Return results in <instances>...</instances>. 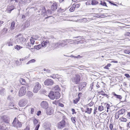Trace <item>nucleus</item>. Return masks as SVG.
Masks as SVG:
<instances>
[{
  "mask_svg": "<svg viewBox=\"0 0 130 130\" xmlns=\"http://www.w3.org/2000/svg\"><path fill=\"white\" fill-rule=\"evenodd\" d=\"M8 29L6 28H4L2 30V34L4 35L6 34L8 31Z\"/></svg>",
  "mask_w": 130,
  "mask_h": 130,
  "instance_id": "obj_21",
  "label": "nucleus"
},
{
  "mask_svg": "<svg viewBox=\"0 0 130 130\" xmlns=\"http://www.w3.org/2000/svg\"><path fill=\"white\" fill-rule=\"evenodd\" d=\"M17 38L15 40V42L19 44H24L26 41V39L21 36V35L17 36Z\"/></svg>",
  "mask_w": 130,
  "mask_h": 130,
  "instance_id": "obj_2",
  "label": "nucleus"
},
{
  "mask_svg": "<svg viewBox=\"0 0 130 130\" xmlns=\"http://www.w3.org/2000/svg\"><path fill=\"white\" fill-rule=\"evenodd\" d=\"M48 96L51 99L54 100L55 98L56 99H59L60 96V95L59 92H54L52 91H51L49 93Z\"/></svg>",
  "mask_w": 130,
  "mask_h": 130,
  "instance_id": "obj_1",
  "label": "nucleus"
},
{
  "mask_svg": "<svg viewBox=\"0 0 130 130\" xmlns=\"http://www.w3.org/2000/svg\"><path fill=\"white\" fill-rule=\"evenodd\" d=\"M57 4L56 3H54L51 6V9L52 11L55 10L57 8Z\"/></svg>",
  "mask_w": 130,
  "mask_h": 130,
  "instance_id": "obj_13",
  "label": "nucleus"
},
{
  "mask_svg": "<svg viewBox=\"0 0 130 130\" xmlns=\"http://www.w3.org/2000/svg\"><path fill=\"white\" fill-rule=\"evenodd\" d=\"M80 97H79L78 98L76 99L75 100H73V102L75 104H76L79 100Z\"/></svg>",
  "mask_w": 130,
  "mask_h": 130,
  "instance_id": "obj_36",
  "label": "nucleus"
},
{
  "mask_svg": "<svg viewBox=\"0 0 130 130\" xmlns=\"http://www.w3.org/2000/svg\"><path fill=\"white\" fill-rule=\"evenodd\" d=\"M60 46L62 47L65 46L67 45V43L66 41V40H63L61 43H60Z\"/></svg>",
  "mask_w": 130,
  "mask_h": 130,
  "instance_id": "obj_15",
  "label": "nucleus"
},
{
  "mask_svg": "<svg viewBox=\"0 0 130 130\" xmlns=\"http://www.w3.org/2000/svg\"><path fill=\"white\" fill-rule=\"evenodd\" d=\"M41 85L38 82L35 83L34 85L33 91L35 93H37L41 88Z\"/></svg>",
  "mask_w": 130,
  "mask_h": 130,
  "instance_id": "obj_4",
  "label": "nucleus"
},
{
  "mask_svg": "<svg viewBox=\"0 0 130 130\" xmlns=\"http://www.w3.org/2000/svg\"><path fill=\"white\" fill-rule=\"evenodd\" d=\"M29 25L30 24L29 22H28L27 21L25 22L24 26L25 27H27L28 26H29Z\"/></svg>",
  "mask_w": 130,
  "mask_h": 130,
  "instance_id": "obj_46",
  "label": "nucleus"
},
{
  "mask_svg": "<svg viewBox=\"0 0 130 130\" xmlns=\"http://www.w3.org/2000/svg\"><path fill=\"white\" fill-rule=\"evenodd\" d=\"M72 80L74 83L76 84H79L80 80V77L79 75L76 74L75 77L72 78Z\"/></svg>",
  "mask_w": 130,
  "mask_h": 130,
  "instance_id": "obj_5",
  "label": "nucleus"
},
{
  "mask_svg": "<svg viewBox=\"0 0 130 130\" xmlns=\"http://www.w3.org/2000/svg\"><path fill=\"white\" fill-rule=\"evenodd\" d=\"M46 113L48 115H51L52 114V111L50 109L48 108L46 110Z\"/></svg>",
  "mask_w": 130,
  "mask_h": 130,
  "instance_id": "obj_28",
  "label": "nucleus"
},
{
  "mask_svg": "<svg viewBox=\"0 0 130 130\" xmlns=\"http://www.w3.org/2000/svg\"><path fill=\"white\" fill-rule=\"evenodd\" d=\"M24 130H30V128L29 127L27 126L25 129H24Z\"/></svg>",
  "mask_w": 130,
  "mask_h": 130,
  "instance_id": "obj_64",
  "label": "nucleus"
},
{
  "mask_svg": "<svg viewBox=\"0 0 130 130\" xmlns=\"http://www.w3.org/2000/svg\"><path fill=\"white\" fill-rule=\"evenodd\" d=\"M124 53L127 54H129L130 53V51L128 50H125L124 51Z\"/></svg>",
  "mask_w": 130,
  "mask_h": 130,
  "instance_id": "obj_48",
  "label": "nucleus"
},
{
  "mask_svg": "<svg viewBox=\"0 0 130 130\" xmlns=\"http://www.w3.org/2000/svg\"><path fill=\"white\" fill-rule=\"evenodd\" d=\"M46 12L47 13V14H51L52 13L51 11L49 9L47 10V11H46Z\"/></svg>",
  "mask_w": 130,
  "mask_h": 130,
  "instance_id": "obj_56",
  "label": "nucleus"
},
{
  "mask_svg": "<svg viewBox=\"0 0 130 130\" xmlns=\"http://www.w3.org/2000/svg\"><path fill=\"white\" fill-rule=\"evenodd\" d=\"M66 41L67 44L68 43H70V44H72L73 43V40L68 39H66Z\"/></svg>",
  "mask_w": 130,
  "mask_h": 130,
  "instance_id": "obj_33",
  "label": "nucleus"
},
{
  "mask_svg": "<svg viewBox=\"0 0 130 130\" xmlns=\"http://www.w3.org/2000/svg\"><path fill=\"white\" fill-rule=\"evenodd\" d=\"M0 125L1 130H5L7 128L5 124H3L2 125Z\"/></svg>",
  "mask_w": 130,
  "mask_h": 130,
  "instance_id": "obj_24",
  "label": "nucleus"
},
{
  "mask_svg": "<svg viewBox=\"0 0 130 130\" xmlns=\"http://www.w3.org/2000/svg\"><path fill=\"white\" fill-rule=\"evenodd\" d=\"M21 62H20L19 61H16L15 62V63L17 66H19L21 64Z\"/></svg>",
  "mask_w": 130,
  "mask_h": 130,
  "instance_id": "obj_58",
  "label": "nucleus"
},
{
  "mask_svg": "<svg viewBox=\"0 0 130 130\" xmlns=\"http://www.w3.org/2000/svg\"><path fill=\"white\" fill-rule=\"evenodd\" d=\"M6 90L5 88H2L0 90V94L4 96L5 94Z\"/></svg>",
  "mask_w": 130,
  "mask_h": 130,
  "instance_id": "obj_18",
  "label": "nucleus"
},
{
  "mask_svg": "<svg viewBox=\"0 0 130 130\" xmlns=\"http://www.w3.org/2000/svg\"><path fill=\"white\" fill-rule=\"evenodd\" d=\"M112 94L115 98L119 99H122V97L121 95L116 94L114 92H112Z\"/></svg>",
  "mask_w": 130,
  "mask_h": 130,
  "instance_id": "obj_14",
  "label": "nucleus"
},
{
  "mask_svg": "<svg viewBox=\"0 0 130 130\" xmlns=\"http://www.w3.org/2000/svg\"><path fill=\"white\" fill-rule=\"evenodd\" d=\"M125 76L127 78L130 77V76L128 74H125Z\"/></svg>",
  "mask_w": 130,
  "mask_h": 130,
  "instance_id": "obj_62",
  "label": "nucleus"
},
{
  "mask_svg": "<svg viewBox=\"0 0 130 130\" xmlns=\"http://www.w3.org/2000/svg\"><path fill=\"white\" fill-rule=\"evenodd\" d=\"M111 65V64L108 63L107 65L104 67V68L107 69H109V67Z\"/></svg>",
  "mask_w": 130,
  "mask_h": 130,
  "instance_id": "obj_42",
  "label": "nucleus"
},
{
  "mask_svg": "<svg viewBox=\"0 0 130 130\" xmlns=\"http://www.w3.org/2000/svg\"><path fill=\"white\" fill-rule=\"evenodd\" d=\"M65 121L64 120H62L58 123L57 124L58 128L59 129L63 128L65 127Z\"/></svg>",
  "mask_w": 130,
  "mask_h": 130,
  "instance_id": "obj_8",
  "label": "nucleus"
},
{
  "mask_svg": "<svg viewBox=\"0 0 130 130\" xmlns=\"http://www.w3.org/2000/svg\"><path fill=\"white\" fill-rule=\"evenodd\" d=\"M58 103H59L58 102L56 101L53 102V103L55 105H58Z\"/></svg>",
  "mask_w": 130,
  "mask_h": 130,
  "instance_id": "obj_61",
  "label": "nucleus"
},
{
  "mask_svg": "<svg viewBox=\"0 0 130 130\" xmlns=\"http://www.w3.org/2000/svg\"><path fill=\"white\" fill-rule=\"evenodd\" d=\"M104 109V107L102 106H99L98 108V109L100 111L103 110Z\"/></svg>",
  "mask_w": 130,
  "mask_h": 130,
  "instance_id": "obj_45",
  "label": "nucleus"
},
{
  "mask_svg": "<svg viewBox=\"0 0 130 130\" xmlns=\"http://www.w3.org/2000/svg\"><path fill=\"white\" fill-rule=\"evenodd\" d=\"M127 117L129 119H130V112H128L127 115Z\"/></svg>",
  "mask_w": 130,
  "mask_h": 130,
  "instance_id": "obj_63",
  "label": "nucleus"
},
{
  "mask_svg": "<svg viewBox=\"0 0 130 130\" xmlns=\"http://www.w3.org/2000/svg\"><path fill=\"white\" fill-rule=\"evenodd\" d=\"M86 84H87V83L85 82H84L83 83H82V84H81L80 85L81 87H79V89H80L81 88V89H82V88H83L85 87L86 86Z\"/></svg>",
  "mask_w": 130,
  "mask_h": 130,
  "instance_id": "obj_25",
  "label": "nucleus"
},
{
  "mask_svg": "<svg viewBox=\"0 0 130 130\" xmlns=\"http://www.w3.org/2000/svg\"><path fill=\"white\" fill-rule=\"evenodd\" d=\"M41 47H42V45L39 44L37 46H34V48L36 49L39 50L40 48Z\"/></svg>",
  "mask_w": 130,
  "mask_h": 130,
  "instance_id": "obj_35",
  "label": "nucleus"
},
{
  "mask_svg": "<svg viewBox=\"0 0 130 130\" xmlns=\"http://www.w3.org/2000/svg\"><path fill=\"white\" fill-rule=\"evenodd\" d=\"M28 102L27 100L26 99H23L21 100L19 102V105L21 107L25 106Z\"/></svg>",
  "mask_w": 130,
  "mask_h": 130,
  "instance_id": "obj_7",
  "label": "nucleus"
},
{
  "mask_svg": "<svg viewBox=\"0 0 130 130\" xmlns=\"http://www.w3.org/2000/svg\"><path fill=\"white\" fill-rule=\"evenodd\" d=\"M72 111V114H73L74 113H76V112L75 111V110L74 109H72L71 110Z\"/></svg>",
  "mask_w": 130,
  "mask_h": 130,
  "instance_id": "obj_59",
  "label": "nucleus"
},
{
  "mask_svg": "<svg viewBox=\"0 0 130 130\" xmlns=\"http://www.w3.org/2000/svg\"><path fill=\"white\" fill-rule=\"evenodd\" d=\"M44 84L46 85L51 86L54 84V82L53 80L51 79H46L44 82Z\"/></svg>",
  "mask_w": 130,
  "mask_h": 130,
  "instance_id": "obj_9",
  "label": "nucleus"
},
{
  "mask_svg": "<svg viewBox=\"0 0 130 130\" xmlns=\"http://www.w3.org/2000/svg\"><path fill=\"white\" fill-rule=\"evenodd\" d=\"M41 14L42 15L46 12V10L45 7H43L42 8H41Z\"/></svg>",
  "mask_w": 130,
  "mask_h": 130,
  "instance_id": "obj_27",
  "label": "nucleus"
},
{
  "mask_svg": "<svg viewBox=\"0 0 130 130\" xmlns=\"http://www.w3.org/2000/svg\"><path fill=\"white\" fill-rule=\"evenodd\" d=\"M12 125L13 126L17 128L21 127L22 126L21 123L16 118H14L13 122Z\"/></svg>",
  "mask_w": 130,
  "mask_h": 130,
  "instance_id": "obj_3",
  "label": "nucleus"
},
{
  "mask_svg": "<svg viewBox=\"0 0 130 130\" xmlns=\"http://www.w3.org/2000/svg\"><path fill=\"white\" fill-rule=\"evenodd\" d=\"M99 3V2L96 0H92L91 1V4L93 5H95Z\"/></svg>",
  "mask_w": 130,
  "mask_h": 130,
  "instance_id": "obj_22",
  "label": "nucleus"
},
{
  "mask_svg": "<svg viewBox=\"0 0 130 130\" xmlns=\"http://www.w3.org/2000/svg\"><path fill=\"white\" fill-rule=\"evenodd\" d=\"M60 88L59 87V86L58 85H57L53 87L52 88V90H54L57 91L58 92L60 90Z\"/></svg>",
  "mask_w": 130,
  "mask_h": 130,
  "instance_id": "obj_17",
  "label": "nucleus"
},
{
  "mask_svg": "<svg viewBox=\"0 0 130 130\" xmlns=\"http://www.w3.org/2000/svg\"><path fill=\"white\" fill-rule=\"evenodd\" d=\"M125 112V109H122L119 110L118 112L120 115L123 114Z\"/></svg>",
  "mask_w": 130,
  "mask_h": 130,
  "instance_id": "obj_26",
  "label": "nucleus"
},
{
  "mask_svg": "<svg viewBox=\"0 0 130 130\" xmlns=\"http://www.w3.org/2000/svg\"><path fill=\"white\" fill-rule=\"evenodd\" d=\"M15 23L14 21H13L11 23L10 28L12 29H13L14 28Z\"/></svg>",
  "mask_w": 130,
  "mask_h": 130,
  "instance_id": "obj_32",
  "label": "nucleus"
},
{
  "mask_svg": "<svg viewBox=\"0 0 130 130\" xmlns=\"http://www.w3.org/2000/svg\"><path fill=\"white\" fill-rule=\"evenodd\" d=\"M94 102H91L88 105V106H92L94 104Z\"/></svg>",
  "mask_w": 130,
  "mask_h": 130,
  "instance_id": "obj_53",
  "label": "nucleus"
},
{
  "mask_svg": "<svg viewBox=\"0 0 130 130\" xmlns=\"http://www.w3.org/2000/svg\"><path fill=\"white\" fill-rule=\"evenodd\" d=\"M23 44L24 45V46L26 47L27 48L29 49L30 48H31V43L30 42L27 43L26 44V41L25 43Z\"/></svg>",
  "mask_w": 130,
  "mask_h": 130,
  "instance_id": "obj_16",
  "label": "nucleus"
},
{
  "mask_svg": "<svg viewBox=\"0 0 130 130\" xmlns=\"http://www.w3.org/2000/svg\"><path fill=\"white\" fill-rule=\"evenodd\" d=\"M27 94L28 96L29 97L32 96V93L30 91H28L27 92Z\"/></svg>",
  "mask_w": 130,
  "mask_h": 130,
  "instance_id": "obj_38",
  "label": "nucleus"
},
{
  "mask_svg": "<svg viewBox=\"0 0 130 130\" xmlns=\"http://www.w3.org/2000/svg\"><path fill=\"white\" fill-rule=\"evenodd\" d=\"M101 5L104 6H107L106 3L105 2H102L101 1H99Z\"/></svg>",
  "mask_w": 130,
  "mask_h": 130,
  "instance_id": "obj_31",
  "label": "nucleus"
},
{
  "mask_svg": "<svg viewBox=\"0 0 130 130\" xmlns=\"http://www.w3.org/2000/svg\"><path fill=\"white\" fill-rule=\"evenodd\" d=\"M7 44L8 46H12V40L11 39H10L8 41Z\"/></svg>",
  "mask_w": 130,
  "mask_h": 130,
  "instance_id": "obj_30",
  "label": "nucleus"
},
{
  "mask_svg": "<svg viewBox=\"0 0 130 130\" xmlns=\"http://www.w3.org/2000/svg\"><path fill=\"white\" fill-rule=\"evenodd\" d=\"M26 92V87L24 86L22 87L19 91V95L20 96H23L25 94Z\"/></svg>",
  "mask_w": 130,
  "mask_h": 130,
  "instance_id": "obj_6",
  "label": "nucleus"
},
{
  "mask_svg": "<svg viewBox=\"0 0 130 130\" xmlns=\"http://www.w3.org/2000/svg\"><path fill=\"white\" fill-rule=\"evenodd\" d=\"M22 48V47L18 45H16L15 47V49H16L17 50H19L20 48Z\"/></svg>",
  "mask_w": 130,
  "mask_h": 130,
  "instance_id": "obj_39",
  "label": "nucleus"
},
{
  "mask_svg": "<svg viewBox=\"0 0 130 130\" xmlns=\"http://www.w3.org/2000/svg\"><path fill=\"white\" fill-rule=\"evenodd\" d=\"M75 6L73 5L70 8V10L71 12H73L75 10Z\"/></svg>",
  "mask_w": 130,
  "mask_h": 130,
  "instance_id": "obj_43",
  "label": "nucleus"
},
{
  "mask_svg": "<svg viewBox=\"0 0 130 130\" xmlns=\"http://www.w3.org/2000/svg\"><path fill=\"white\" fill-rule=\"evenodd\" d=\"M121 120L122 121H123L124 122H126L127 120L126 118H121Z\"/></svg>",
  "mask_w": 130,
  "mask_h": 130,
  "instance_id": "obj_54",
  "label": "nucleus"
},
{
  "mask_svg": "<svg viewBox=\"0 0 130 130\" xmlns=\"http://www.w3.org/2000/svg\"><path fill=\"white\" fill-rule=\"evenodd\" d=\"M49 43L48 41L46 40V41H43L41 43L42 47H44L46 46V45Z\"/></svg>",
  "mask_w": 130,
  "mask_h": 130,
  "instance_id": "obj_20",
  "label": "nucleus"
},
{
  "mask_svg": "<svg viewBox=\"0 0 130 130\" xmlns=\"http://www.w3.org/2000/svg\"><path fill=\"white\" fill-rule=\"evenodd\" d=\"M33 39H30V43H31V44H32V46H33V45L35 43V41L33 40Z\"/></svg>",
  "mask_w": 130,
  "mask_h": 130,
  "instance_id": "obj_52",
  "label": "nucleus"
},
{
  "mask_svg": "<svg viewBox=\"0 0 130 130\" xmlns=\"http://www.w3.org/2000/svg\"><path fill=\"white\" fill-rule=\"evenodd\" d=\"M60 46V43L57 42L55 44L54 47L55 48H58Z\"/></svg>",
  "mask_w": 130,
  "mask_h": 130,
  "instance_id": "obj_34",
  "label": "nucleus"
},
{
  "mask_svg": "<svg viewBox=\"0 0 130 130\" xmlns=\"http://www.w3.org/2000/svg\"><path fill=\"white\" fill-rule=\"evenodd\" d=\"M39 37L37 35H35L33 36L32 37H31V38L33 40H37L38 39Z\"/></svg>",
  "mask_w": 130,
  "mask_h": 130,
  "instance_id": "obj_40",
  "label": "nucleus"
},
{
  "mask_svg": "<svg viewBox=\"0 0 130 130\" xmlns=\"http://www.w3.org/2000/svg\"><path fill=\"white\" fill-rule=\"evenodd\" d=\"M41 106L44 108H47L48 106L47 102L46 101H42L40 104Z\"/></svg>",
  "mask_w": 130,
  "mask_h": 130,
  "instance_id": "obj_11",
  "label": "nucleus"
},
{
  "mask_svg": "<svg viewBox=\"0 0 130 130\" xmlns=\"http://www.w3.org/2000/svg\"><path fill=\"white\" fill-rule=\"evenodd\" d=\"M59 78H57V79H58V80L60 82H62L63 81V79L62 78L63 76H62L59 75Z\"/></svg>",
  "mask_w": 130,
  "mask_h": 130,
  "instance_id": "obj_44",
  "label": "nucleus"
},
{
  "mask_svg": "<svg viewBox=\"0 0 130 130\" xmlns=\"http://www.w3.org/2000/svg\"><path fill=\"white\" fill-rule=\"evenodd\" d=\"M59 75L58 74H53L50 76V77L54 78H59Z\"/></svg>",
  "mask_w": 130,
  "mask_h": 130,
  "instance_id": "obj_19",
  "label": "nucleus"
},
{
  "mask_svg": "<svg viewBox=\"0 0 130 130\" xmlns=\"http://www.w3.org/2000/svg\"><path fill=\"white\" fill-rule=\"evenodd\" d=\"M82 20V22H86L88 21L87 20L86 18H84Z\"/></svg>",
  "mask_w": 130,
  "mask_h": 130,
  "instance_id": "obj_57",
  "label": "nucleus"
},
{
  "mask_svg": "<svg viewBox=\"0 0 130 130\" xmlns=\"http://www.w3.org/2000/svg\"><path fill=\"white\" fill-rule=\"evenodd\" d=\"M102 92H103V91H101L99 92V93L101 94V95H104V96L106 95V96H108V95L107 94H104V93H101Z\"/></svg>",
  "mask_w": 130,
  "mask_h": 130,
  "instance_id": "obj_55",
  "label": "nucleus"
},
{
  "mask_svg": "<svg viewBox=\"0 0 130 130\" xmlns=\"http://www.w3.org/2000/svg\"><path fill=\"white\" fill-rule=\"evenodd\" d=\"M92 110V109L91 108L89 109V108L87 107L86 108L87 111H86L85 112L87 113L88 114H90Z\"/></svg>",
  "mask_w": 130,
  "mask_h": 130,
  "instance_id": "obj_23",
  "label": "nucleus"
},
{
  "mask_svg": "<svg viewBox=\"0 0 130 130\" xmlns=\"http://www.w3.org/2000/svg\"><path fill=\"white\" fill-rule=\"evenodd\" d=\"M58 105L59 106L62 107H63L64 106V105L63 104L60 103H58Z\"/></svg>",
  "mask_w": 130,
  "mask_h": 130,
  "instance_id": "obj_49",
  "label": "nucleus"
},
{
  "mask_svg": "<svg viewBox=\"0 0 130 130\" xmlns=\"http://www.w3.org/2000/svg\"><path fill=\"white\" fill-rule=\"evenodd\" d=\"M43 70L44 71L48 73H50L51 72L50 70L46 69H44Z\"/></svg>",
  "mask_w": 130,
  "mask_h": 130,
  "instance_id": "obj_47",
  "label": "nucleus"
},
{
  "mask_svg": "<svg viewBox=\"0 0 130 130\" xmlns=\"http://www.w3.org/2000/svg\"><path fill=\"white\" fill-rule=\"evenodd\" d=\"M35 61L36 60L35 59H32L27 62L26 64H29L30 63L35 62Z\"/></svg>",
  "mask_w": 130,
  "mask_h": 130,
  "instance_id": "obj_37",
  "label": "nucleus"
},
{
  "mask_svg": "<svg viewBox=\"0 0 130 130\" xmlns=\"http://www.w3.org/2000/svg\"><path fill=\"white\" fill-rule=\"evenodd\" d=\"M33 122L34 125H37L35 130H38L40 126V123L39 122L38 120L36 119H34L33 120Z\"/></svg>",
  "mask_w": 130,
  "mask_h": 130,
  "instance_id": "obj_10",
  "label": "nucleus"
},
{
  "mask_svg": "<svg viewBox=\"0 0 130 130\" xmlns=\"http://www.w3.org/2000/svg\"><path fill=\"white\" fill-rule=\"evenodd\" d=\"M119 113L117 112L116 113L115 115V118L117 119H118L119 118Z\"/></svg>",
  "mask_w": 130,
  "mask_h": 130,
  "instance_id": "obj_50",
  "label": "nucleus"
},
{
  "mask_svg": "<svg viewBox=\"0 0 130 130\" xmlns=\"http://www.w3.org/2000/svg\"><path fill=\"white\" fill-rule=\"evenodd\" d=\"M110 107V105L109 104H107L106 105V107L107 109H109V107Z\"/></svg>",
  "mask_w": 130,
  "mask_h": 130,
  "instance_id": "obj_60",
  "label": "nucleus"
},
{
  "mask_svg": "<svg viewBox=\"0 0 130 130\" xmlns=\"http://www.w3.org/2000/svg\"><path fill=\"white\" fill-rule=\"evenodd\" d=\"M76 118L75 117H72L71 118V119L73 123L75 124L76 122V121L75 120Z\"/></svg>",
  "mask_w": 130,
  "mask_h": 130,
  "instance_id": "obj_41",
  "label": "nucleus"
},
{
  "mask_svg": "<svg viewBox=\"0 0 130 130\" xmlns=\"http://www.w3.org/2000/svg\"><path fill=\"white\" fill-rule=\"evenodd\" d=\"M97 109V108L96 107H94V113H93L94 115H95L96 114V112L97 111H96V110Z\"/></svg>",
  "mask_w": 130,
  "mask_h": 130,
  "instance_id": "obj_51",
  "label": "nucleus"
},
{
  "mask_svg": "<svg viewBox=\"0 0 130 130\" xmlns=\"http://www.w3.org/2000/svg\"><path fill=\"white\" fill-rule=\"evenodd\" d=\"M1 118L5 122L7 123H9V118L7 116L5 115L2 116Z\"/></svg>",
  "mask_w": 130,
  "mask_h": 130,
  "instance_id": "obj_12",
  "label": "nucleus"
},
{
  "mask_svg": "<svg viewBox=\"0 0 130 130\" xmlns=\"http://www.w3.org/2000/svg\"><path fill=\"white\" fill-rule=\"evenodd\" d=\"M21 83L22 85H25L26 84V82L25 79L21 78L20 80Z\"/></svg>",
  "mask_w": 130,
  "mask_h": 130,
  "instance_id": "obj_29",
  "label": "nucleus"
}]
</instances>
